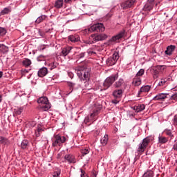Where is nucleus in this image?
<instances>
[{
  "label": "nucleus",
  "mask_w": 177,
  "mask_h": 177,
  "mask_svg": "<svg viewBox=\"0 0 177 177\" xmlns=\"http://www.w3.org/2000/svg\"><path fill=\"white\" fill-rule=\"evenodd\" d=\"M75 71L82 82L91 80V72L89 69H86V65L76 66Z\"/></svg>",
  "instance_id": "1"
},
{
  "label": "nucleus",
  "mask_w": 177,
  "mask_h": 177,
  "mask_svg": "<svg viewBox=\"0 0 177 177\" xmlns=\"http://www.w3.org/2000/svg\"><path fill=\"white\" fill-rule=\"evenodd\" d=\"M53 147H57L62 146L63 143H65L67 138L65 136H62L60 134L54 135L51 139Z\"/></svg>",
  "instance_id": "2"
},
{
  "label": "nucleus",
  "mask_w": 177,
  "mask_h": 177,
  "mask_svg": "<svg viewBox=\"0 0 177 177\" xmlns=\"http://www.w3.org/2000/svg\"><path fill=\"white\" fill-rule=\"evenodd\" d=\"M151 142H153V138L151 136H148L144 138L142 142L138 145L137 151H138V153H143L145 150H146L147 146H149V145H150Z\"/></svg>",
  "instance_id": "3"
},
{
  "label": "nucleus",
  "mask_w": 177,
  "mask_h": 177,
  "mask_svg": "<svg viewBox=\"0 0 177 177\" xmlns=\"http://www.w3.org/2000/svg\"><path fill=\"white\" fill-rule=\"evenodd\" d=\"M37 103L40 104V108L43 111H48L52 106L49 103L48 100V97H41L37 100Z\"/></svg>",
  "instance_id": "4"
},
{
  "label": "nucleus",
  "mask_w": 177,
  "mask_h": 177,
  "mask_svg": "<svg viewBox=\"0 0 177 177\" xmlns=\"http://www.w3.org/2000/svg\"><path fill=\"white\" fill-rule=\"evenodd\" d=\"M91 41H86L85 44H88V45H92V44H95V42H97L98 41H104V39H107V35L102 33L100 35H91L90 39Z\"/></svg>",
  "instance_id": "5"
},
{
  "label": "nucleus",
  "mask_w": 177,
  "mask_h": 177,
  "mask_svg": "<svg viewBox=\"0 0 177 177\" xmlns=\"http://www.w3.org/2000/svg\"><path fill=\"white\" fill-rule=\"evenodd\" d=\"M86 31L88 32H93V31H96L97 32H103L104 31V26L102 23H98L93 25L89 28L86 29Z\"/></svg>",
  "instance_id": "6"
},
{
  "label": "nucleus",
  "mask_w": 177,
  "mask_h": 177,
  "mask_svg": "<svg viewBox=\"0 0 177 177\" xmlns=\"http://www.w3.org/2000/svg\"><path fill=\"white\" fill-rule=\"evenodd\" d=\"M118 78V74L113 75L112 76H110L107 77L105 81L104 82V89H109L113 84H114V82Z\"/></svg>",
  "instance_id": "7"
},
{
  "label": "nucleus",
  "mask_w": 177,
  "mask_h": 177,
  "mask_svg": "<svg viewBox=\"0 0 177 177\" xmlns=\"http://www.w3.org/2000/svg\"><path fill=\"white\" fill-rule=\"evenodd\" d=\"M120 59L118 52H115L112 57H109L106 60V63L107 66H114L117 63V61Z\"/></svg>",
  "instance_id": "8"
},
{
  "label": "nucleus",
  "mask_w": 177,
  "mask_h": 177,
  "mask_svg": "<svg viewBox=\"0 0 177 177\" xmlns=\"http://www.w3.org/2000/svg\"><path fill=\"white\" fill-rule=\"evenodd\" d=\"M125 37V30L122 29L120 30L116 35L111 37L110 39L111 42H115L117 41H120L122 38H124Z\"/></svg>",
  "instance_id": "9"
},
{
  "label": "nucleus",
  "mask_w": 177,
  "mask_h": 177,
  "mask_svg": "<svg viewBox=\"0 0 177 177\" xmlns=\"http://www.w3.org/2000/svg\"><path fill=\"white\" fill-rule=\"evenodd\" d=\"M63 162H68V164H75L77 162V160L75 159V156L71 154H66L64 156V160Z\"/></svg>",
  "instance_id": "10"
},
{
  "label": "nucleus",
  "mask_w": 177,
  "mask_h": 177,
  "mask_svg": "<svg viewBox=\"0 0 177 177\" xmlns=\"http://www.w3.org/2000/svg\"><path fill=\"white\" fill-rule=\"evenodd\" d=\"M136 2V0H127L121 3L120 6L122 9H128L131 8L133 4Z\"/></svg>",
  "instance_id": "11"
},
{
  "label": "nucleus",
  "mask_w": 177,
  "mask_h": 177,
  "mask_svg": "<svg viewBox=\"0 0 177 177\" xmlns=\"http://www.w3.org/2000/svg\"><path fill=\"white\" fill-rule=\"evenodd\" d=\"M169 94L168 93H158L153 97V100H165V99H169Z\"/></svg>",
  "instance_id": "12"
},
{
  "label": "nucleus",
  "mask_w": 177,
  "mask_h": 177,
  "mask_svg": "<svg viewBox=\"0 0 177 177\" xmlns=\"http://www.w3.org/2000/svg\"><path fill=\"white\" fill-rule=\"evenodd\" d=\"M73 49H74V48L71 47V46H66L65 48H62L61 50V56H63L64 57H66V56H67V55H68V53H71V50H73Z\"/></svg>",
  "instance_id": "13"
},
{
  "label": "nucleus",
  "mask_w": 177,
  "mask_h": 177,
  "mask_svg": "<svg viewBox=\"0 0 177 177\" xmlns=\"http://www.w3.org/2000/svg\"><path fill=\"white\" fill-rule=\"evenodd\" d=\"M175 49H176V46H168L166 50L165 51V55H167V56H171V55H172V53L175 51Z\"/></svg>",
  "instance_id": "14"
},
{
  "label": "nucleus",
  "mask_w": 177,
  "mask_h": 177,
  "mask_svg": "<svg viewBox=\"0 0 177 177\" xmlns=\"http://www.w3.org/2000/svg\"><path fill=\"white\" fill-rule=\"evenodd\" d=\"M44 132V126L41 124L37 125V129L35 131V135L36 138L41 136V133Z\"/></svg>",
  "instance_id": "15"
},
{
  "label": "nucleus",
  "mask_w": 177,
  "mask_h": 177,
  "mask_svg": "<svg viewBox=\"0 0 177 177\" xmlns=\"http://www.w3.org/2000/svg\"><path fill=\"white\" fill-rule=\"evenodd\" d=\"M37 74L40 77H45L48 74V68L46 67H42L38 71Z\"/></svg>",
  "instance_id": "16"
},
{
  "label": "nucleus",
  "mask_w": 177,
  "mask_h": 177,
  "mask_svg": "<svg viewBox=\"0 0 177 177\" xmlns=\"http://www.w3.org/2000/svg\"><path fill=\"white\" fill-rule=\"evenodd\" d=\"M122 89H118V90H115L113 92V96L115 98V99H120V97H122Z\"/></svg>",
  "instance_id": "17"
},
{
  "label": "nucleus",
  "mask_w": 177,
  "mask_h": 177,
  "mask_svg": "<svg viewBox=\"0 0 177 177\" xmlns=\"http://www.w3.org/2000/svg\"><path fill=\"white\" fill-rule=\"evenodd\" d=\"M150 89H151V86H149V85H145V86H142L140 91H138V95H141V93H146L147 92H149L150 91Z\"/></svg>",
  "instance_id": "18"
},
{
  "label": "nucleus",
  "mask_w": 177,
  "mask_h": 177,
  "mask_svg": "<svg viewBox=\"0 0 177 177\" xmlns=\"http://www.w3.org/2000/svg\"><path fill=\"white\" fill-rule=\"evenodd\" d=\"M151 72L154 80H156V78H158V77H160V72L156 66H153L151 68Z\"/></svg>",
  "instance_id": "19"
},
{
  "label": "nucleus",
  "mask_w": 177,
  "mask_h": 177,
  "mask_svg": "<svg viewBox=\"0 0 177 177\" xmlns=\"http://www.w3.org/2000/svg\"><path fill=\"white\" fill-rule=\"evenodd\" d=\"M142 84V79L140 77H138L136 76L132 81V85L133 86H139V85Z\"/></svg>",
  "instance_id": "20"
},
{
  "label": "nucleus",
  "mask_w": 177,
  "mask_h": 177,
  "mask_svg": "<svg viewBox=\"0 0 177 177\" xmlns=\"http://www.w3.org/2000/svg\"><path fill=\"white\" fill-rule=\"evenodd\" d=\"M84 82V86H81V88L82 89H86L87 91H90V89H92V86H91L90 82L91 80H84L83 81Z\"/></svg>",
  "instance_id": "21"
},
{
  "label": "nucleus",
  "mask_w": 177,
  "mask_h": 177,
  "mask_svg": "<svg viewBox=\"0 0 177 177\" xmlns=\"http://www.w3.org/2000/svg\"><path fill=\"white\" fill-rule=\"evenodd\" d=\"M145 109H146V106L143 104H140L134 106V110H136V113H140V111H143Z\"/></svg>",
  "instance_id": "22"
},
{
  "label": "nucleus",
  "mask_w": 177,
  "mask_h": 177,
  "mask_svg": "<svg viewBox=\"0 0 177 177\" xmlns=\"http://www.w3.org/2000/svg\"><path fill=\"white\" fill-rule=\"evenodd\" d=\"M0 145L8 146V145H10V141L5 137L0 136Z\"/></svg>",
  "instance_id": "23"
},
{
  "label": "nucleus",
  "mask_w": 177,
  "mask_h": 177,
  "mask_svg": "<svg viewBox=\"0 0 177 177\" xmlns=\"http://www.w3.org/2000/svg\"><path fill=\"white\" fill-rule=\"evenodd\" d=\"M124 79L120 78L118 81H116L114 84L115 88H121L122 85H124Z\"/></svg>",
  "instance_id": "24"
},
{
  "label": "nucleus",
  "mask_w": 177,
  "mask_h": 177,
  "mask_svg": "<svg viewBox=\"0 0 177 177\" xmlns=\"http://www.w3.org/2000/svg\"><path fill=\"white\" fill-rule=\"evenodd\" d=\"M11 12H12V8H10V7H6L0 12V15L1 16H3L5 15H8V13H10Z\"/></svg>",
  "instance_id": "25"
},
{
  "label": "nucleus",
  "mask_w": 177,
  "mask_h": 177,
  "mask_svg": "<svg viewBox=\"0 0 177 177\" xmlns=\"http://www.w3.org/2000/svg\"><path fill=\"white\" fill-rule=\"evenodd\" d=\"M158 142L160 143L161 145H165V143L168 142V138L164 137L162 136H159Z\"/></svg>",
  "instance_id": "26"
},
{
  "label": "nucleus",
  "mask_w": 177,
  "mask_h": 177,
  "mask_svg": "<svg viewBox=\"0 0 177 177\" xmlns=\"http://www.w3.org/2000/svg\"><path fill=\"white\" fill-rule=\"evenodd\" d=\"M108 141H109V135L107 134H105L104 137H102L100 140V142L102 146H106V145H107Z\"/></svg>",
  "instance_id": "27"
},
{
  "label": "nucleus",
  "mask_w": 177,
  "mask_h": 177,
  "mask_svg": "<svg viewBox=\"0 0 177 177\" xmlns=\"http://www.w3.org/2000/svg\"><path fill=\"white\" fill-rule=\"evenodd\" d=\"M63 0H57L55 3V8H56L57 9H60L63 8Z\"/></svg>",
  "instance_id": "28"
},
{
  "label": "nucleus",
  "mask_w": 177,
  "mask_h": 177,
  "mask_svg": "<svg viewBox=\"0 0 177 177\" xmlns=\"http://www.w3.org/2000/svg\"><path fill=\"white\" fill-rule=\"evenodd\" d=\"M31 61L28 58H26L22 61V66L24 67H30L31 66Z\"/></svg>",
  "instance_id": "29"
},
{
  "label": "nucleus",
  "mask_w": 177,
  "mask_h": 177,
  "mask_svg": "<svg viewBox=\"0 0 177 177\" xmlns=\"http://www.w3.org/2000/svg\"><path fill=\"white\" fill-rule=\"evenodd\" d=\"M100 109L102 108H94L93 113H91L90 115L91 118H93L95 115H97L99 114V112L100 111Z\"/></svg>",
  "instance_id": "30"
},
{
  "label": "nucleus",
  "mask_w": 177,
  "mask_h": 177,
  "mask_svg": "<svg viewBox=\"0 0 177 177\" xmlns=\"http://www.w3.org/2000/svg\"><path fill=\"white\" fill-rule=\"evenodd\" d=\"M156 68H158V71L160 73L162 74L165 70H167V66L165 65H157L156 66Z\"/></svg>",
  "instance_id": "31"
},
{
  "label": "nucleus",
  "mask_w": 177,
  "mask_h": 177,
  "mask_svg": "<svg viewBox=\"0 0 177 177\" xmlns=\"http://www.w3.org/2000/svg\"><path fill=\"white\" fill-rule=\"evenodd\" d=\"M47 17H48L46 15H41L35 20V23L37 24H39V23H42L44 20H46Z\"/></svg>",
  "instance_id": "32"
},
{
  "label": "nucleus",
  "mask_w": 177,
  "mask_h": 177,
  "mask_svg": "<svg viewBox=\"0 0 177 177\" xmlns=\"http://www.w3.org/2000/svg\"><path fill=\"white\" fill-rule=\"evenodd\" d=\"M154 176V171L153 170H147L146 172L144 173L142 177H153Z\"/></svg>",
  "instance_id": "33"
},
{
  "label": "nucleus",
  "mask_w": 177,
  "mask_h": 177,
  "mask_svg": "<svg viewBox=\"0 0 177 177\" xmlns=\"http://www.w3.org/2000/svg\"><path fill=\"white\" fill-rule=\"evenodd\" d=\"M68 86H70V88H72V89H78L79 88H81V85L73 83L71 82H68Z\"/></svg>",
  "instance_id": "34"
},
{
  "label": "nucleus",
  "mask_w": 177,
  "mask_h": 177,
  "mask_svg": "<svg viewBox=\"0 0 177 177\" xmlns=\"http://www.w3.org/2000/svg\"><path fill=\"white\" fill-rule=\"evenodd\" d=\"M0 52H2V53H8L9 52V48L3 44H1Z\"/></svg>",
  "instance_id": "35"
},
{
  "label": "nucleus",
  "mask_w": 177,
  "mask_h": 177,
  "mask_svg": "<svg viewBox=\"0 0 177 177\" xmlns=\"http://www.w3.org/2000/svg\"><path fill=\"white\" fill-rule=\"evenodd\" d=\"M165 85H167V80L165 78L160 79L158 84V86H165Z\"/></svg>",
  "instance_id": "36"
},
{
  "label": "nucleus",
  "mask_w": 177,
  "mask_h": 177,
  "mask_svg": "<svg viewBox=\"0 0 177 177\" xmlns=\"http://www.w3.org/2000/svg\"><path fill=\"white\" fill-rule=\"evenodd\" d=\"M28 146V140H23L21 143V149H27V147Z\"/></svg>",
  "instance_id": "37"
},
{
  "label": "nucleus",
  "mask_w": 177,
  "mask_h": 177,
  "mask_svg": "<svg viewBox=\"0 0 177 177\" xmlns=\"http://www.w3.org/2000/svg\"><path fill=\"white\" fill-rule=\"evenodd\" d=\"M23 107H20V108H17L14 109V113L15 114H17V115H20V114H21V113H23Z\"/></svg>",
  "instance_id": "38"
},
{
  "label": "nucleus",
  "mask_w": 177,
  "mask_h": 177,
  "mask_svg": "<svg viewBox=\"0 0 177 177\" xmlns=\"http://www.w3.org/2000/svg\"><path fill=\"white\" fill-rule=\"evenodd\" d=\"M164 133L167 135V136H169V138H171V139H172L174 138V134H172V131L169 129H165Z\"/></svg>",
  "instance_id": "39"
},
{
  "label": "nucleus",
  "mask_w": 177,
  "mask_h": 177,
  "mask_svg": "<svg viewBox=\"0 0 177 177\" xmlns=\"http://www.w3.org/2000/svg\"><path fill=\"white\" fill-rule=\"evenodd\" d=\"M69 41L71 42H77L78 41V37L74 36V35H71L68 37Z\"/></svg>",
  "instance_id": "40"
},
{
  "label": "nucleus",
  "mask_w": 177,
  "mask_h": 177,
  "mask_svg": "<svg viewBox=\"0 0 177 177\" xmlns=\"http://www.w3.org/2000/svg\"><path fill=\"white\" fill-rule=\"evenodd\" d=\"M6 32H8L6 28L0 27V37L6 35Z\"/></svg>",
  "instance_id": "41"
},
{
  "label": "nucleus",
  "mask_w": 177,
  "mask_h": 177,
  "mask_svg": "<svg viewBox=\"0 0 177 177\" xmlns=\"http://www.w3.org/2000/svg\"><path fill=\"white\" fill-rule=\"evenodd\" d=\"M50 70H53L57 67V62H54L49 64Z\"/></svg>",
  "instance_id": "42"
},
{
  "label": "nucleus",
  "mask_w": 177,
  "mask_h": 177,
  "mask_svg": "<svg viewBox=\"0 0 177 177\" xmlns=\"http://www.w3.org/2000/svg\"><path fill=\"white\" fill-rule=\"evenodd\" d=\"M145 74V69L142 68L136 73V77H142Z\"/></svg>",
  "instance_id": "43"
},
{
  "label": "nucleus",
  "mask_w": 177,
  "mask_h": 177,
  "mask_svg": "<svg viewBox=\"0 0 177 177\" xmlns=\"http://www.w3.org/2000/svg\"><path fill=\"white\" fill-rule=\"evenodd\" d=\"M86 53L82 52L79 55H77V59H84L85 57V55Z\"/></svg>",
  "instance_id": "44"
},
{
  "label": "nucleus",
  "mask_w": 177,
  "mask_h": 177,
  "mask_svg": "<svg viewBox=\"0 0 177 177\" xmlns=\"http://www.w3.org/2000/svg\"><path fill=\"white\" fill-rule=\"evenodd\" d=\"M82 154H83V156H86V154H89V149L85 148L82 149Z\"/></svg>",
  "instance_id": "45"
},
{
  "label": "nucleus",
  "mask_w": 177,
  "mask_h": 177,
  "mask_svg": "<svg viewBox=\"0 0 177 177\" xmlns=\"http://www.w3.org/2000/svg\"><path fill=\"white\" fill-rule=\"evenodd\" d=\"M80 172H81V175H80L81 177H88V175L82 169H80Z\"/></svg>",
  "instance_id": "46"
},
{
  "label": "nucleus",
  "mask_w": 177,
  "mask_h": 177,
  "mask_svg": "<svg viewBox=\"0 0 177 177\" xmlns=\"http://www.w3.org/2000/svg\"><path fill=\"white\" fill-rule=\"evenodd\" d=\"M169 97L171 98V99H172L173 100H177V93H175V94H174L173 95H169Z\"/></svg>",
  "instance_id": "47"
},
{
  "label": "nucleus",
  "mask_w": 177,
  "mask_h": 177,
  "mask_svg": "<svg viewBox=\"0 0 177 177\" xmlns=\"http://www.w3.org/2000/svg\"><path fill=\"white\" fill-rule=\"evenodd\" d=\"M29 125L32 128H34V127H35V125H37V122H35V121H30V122H29Z\"/></svg>",
  "instance_id": "48"
},
{
  "label": "nucleus",
  "mask_w": 177,
  "mask_h": 177,
  "mask_svg": "<svg viewBox=\"0 0 177 177\" xmlns=\"http://www.w3.org/2000/svg\"><path fill=\"white\" fill-rule=\"evenodd\" d=\"M53 177H59V176H60V171H55V172L53 174Z\"/></svg>",
  "instance_id": "49"
},
{
  "label": "nucleus",
  "mask_w": 177,
  "mask_h": 177,
  "mask_svg": "<svg viewBox=\"0 0 177 177\" xmlns=\"http://www.w3.org/2000/svg\"><path fill=\"white\" fill-rule=\"evenodd\" d=\"M173 149L175 150V151H177V140L174 141V145L173 146Z\"/></svg>",
  "instance_id": "50"
},
{
  "label": "nucleus",
  "mask_w": 177,
  "mask_h": 177,
  "mask_svg": "<svg viewBox=\"0 0 177 177\" xmlns=\"http://www.w3.org/2000/svg\"><path fill=\"white\" fill-rule=\"evenodd\" d=\"M165 80H166V83L168 84V82H169V81H172V77H166L165 78Z\"/></svg>",
  "instance_id": "51"
},
{
  "label": "nucleus",
  "mask_w": 177,
  "mask_h": 177,
  "mask_svg": "<svg viewBox=\"0 0 177 177\" xmlns=\"http://www.w3.org/2000/svg\"><path fill=\"white\" fill-rule=\"evenodd\" d=\"M75 0H64L65 3H71V2H73Z\"/></svg>",
  "instance_id": "52"
},
{
  "label": "nucleus",
  "mask_w": 177,
  "mask_h": 177,
  "mask_svg": "<svg viewBox=\"0 0 177 177\" xmlns=\"http://www.w3.org/2000/svg\"><path fill=\"white\" fill-rule=\"evenodd\" d=\"M118 102H119V101L117 100H112V103H113V104H118Z\"/></svg>",
  "instance_id": "53"
},
{
  "label": "nucleus",
  "mask_w": 177,
  "mask_h": 177,
  "mask_svg": "<svg viewBox=\"0 0 177 177\" xmlns=\"http://www.w3.org/2000/svg\"><path fill=\"white\" fill-rule=\"evenodd\" d=\"M39 33L40 34V37H44V33L41 32V30H39Z\"/></svg>",
  "instance_id": "54"
},
{
  "label": "nucleus",
  "mask_w": 177,
  "mask_h": 177,
  "mask_svg": "<svg viewBox=\"0 0 177 177\" xmlns=\"http://www.w3.org/2000/svg\"><path fill=\"white\" fill-rule=\"evenodd\" d=\"M3 72L0 71V78H1V77H3Z\"/></svg>",
  "instance_id": "55"
},
{
  "label": "nucleus",
  "mask_w": 177,
  "mask_h": 177,
  "mask_svg": "<svg viewBox=\"0 0 177 177\" xmlns=\"http://www.w3.org/2000/svg\"><path fill=\"white\" fill-rule=\"evenodd\" d=\"M148 2H149V3H152V2H154V0H148Z\"/></svg>",
  "instance_id": "56"
},
{
  "label": "nucleus",
  "mask_w": 177,
  "mask_h": 177,
  "mask_svg": "<svg viewBox=\"0 0 177 177\" xmlns=\"http://www.w3.org/2000/svg\"><path fill=\"white\" fill-rule=\"evenodd\" d=\"M2 102V97L0 95V103Z\"/></svg>",
  "instance_id": "57"
},
{
  "label": "nucleus",
  "mask_w": 177,
  "mask_h": 177,
  "mask_svg": "<svg viewBox=\"0 0 177 177\" xmlns=\"http://www.w3.org/2000/svg\"><path fill=\"white\" fill-rule=\"evenodd\" d=\"M44 49H45V47H44V48H42V50H44Z\"/></svg>",
  "instance_id": "58"
}]
</instances>
